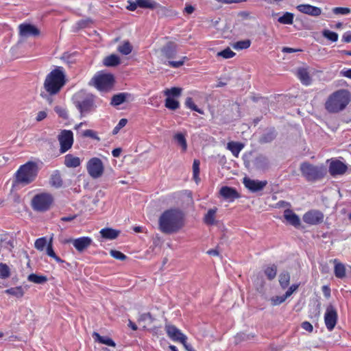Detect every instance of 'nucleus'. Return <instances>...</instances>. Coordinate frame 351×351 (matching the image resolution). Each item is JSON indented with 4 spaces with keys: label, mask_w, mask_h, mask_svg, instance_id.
I'll use <instances>...</instances> for the list:
<instances>
[{
    "label": "nucleus",
    "mask_w": 351,
    "mask_h": 351,
    "mask_svg": "<svg viewBox=\"0 0 351 351\" xmlns=\"http://www.w3.org/2000/svg\"><path fill=\"white\" fill-rule=\"evenodd\" d=\"M38 173V165L33 161H29L21 165L15 174V182L27 185L32 183Z\"/></svg>",
    "instance_id": "20e7f679"
},
{
    "label": "nucleus",
    "mask_w": 351,
    "mask_h": 351,
    "mask_svg": "<svg viewBox=\"0 0 351 351\" xmlns=\"http://www.w3.org/2000/svg\"><path fill=\"white\" fill-rule=\"evenodd\" d=\"M174 139L176 143L181 146L183 151H186L187 149V143L185 136L182 133H178L174 136Z\"/></svg>",
    "instance_id": "ea45409f"
},
{
    "label": "nucleus",
    "mask_w": 351,
    "mask_h": 351,
    "mask_svg": "<svg viewBox=\"0 0 351 351\" xmlns=\"http://www.w3.org/2000/svg\"><path fill=\"white\" fill-rule=\"evenodd\" d=\"M54 110L58 114V116L62 118L63 119H69L67 111L65 108L57 106L54 108Z\"/></svg>",
    "instance_id": "6e6d98bb"
},
{
    "label": "nucleus",
    "mask_w": 351,
    "mask_h": 351,
    "mask_svg": "<svg viewBox=\"0 0 351 351\" xmlns=\"http://www.w3.org/2000/svg\"><path fill=\"white\" fill-rule=\"evenodd\" d=\"M136 3L141 8L154 10L158 7V3L153 0H136Z\"/></svg>",
    "instance_id": "72a5a7b5"
},
{
    "label": "nucleus",
    "mask_w": 351,
    "mask_h": 351,
    "mask_svg": "<svg viewBox=\"0 0 351 351\" xmlns=\"http://www.w3.org/2000/svg\"><path fill=\"white\" fill-rule=\"evenodd\" d=\"M165 106L169 110H175L180 107V103L176 99L169 97L165 99Z\"/></svg>",
    "instance_id": "58836bf2"
},
{
    "label": "nucleus",
    "mask_w": 351,
    "mask_h": 351,
    "mask_svg": "<svg viewBox=\"0 0 351 351\" xmlns=\"http://www.w3.org/2000/svg\"><path fill=\"white\" fill-rule=\"evenodd\" d=\"M334 273L337 278L342 279L346 277V267L343 264L339 263L337 259H334Z\"/></svg>",
    "instance_id": "393cba45"
},
{
    "label": "nucleus",
    "mask_w": 351,
    "mask_h": 351,
    "mask_svg": "<svg viewBox=\"0 0 351 351\" xmlns=\"http://www.w3.org/2000/svg\"><path fill=\"white\" fill-rule=\"evenodd\" d=\"M75 101H74L75 107L79 110L81 117L95 110V96L84 91H80L75 95Z\"/></svg>",
    "instance_id": "423d86ee"
},
{
    "label": "nucleus",
    "mask_w": 351,
    "mask_h": 351,
    "mask_svg": "<svg viewBox=\"0 0 351 351\" xmlns=\"http://www.w3.org/2000/svg\"><path fill=\"white\" fill-rule=\"evenodd\" d=\"M93 23V20L90 18H87L86 19H82L77 22V25L80 28H85L89 24Z\"/></svg>",
    "instance_id": "e2e57ef3"
},
{
    "label": "nucleus",
    "mask_w": 351,
    "mask_h": 351,
    "mask_svg": "<svg viewBox=\"0 0 351 351\" xmlns=\"http://www.w3.org/2000/svg\"><path fill=\"white\" fill-rule=\"evenodd\" d=\"M133 47L128 40H125L117 47V51L123 55H129L132 51Z\"/></svg>",
    "instance_id": "f704fd0d"
},
{
    "label": "nucleus",
    "mask_w": 351,
    "mask_h": 351,
    "mask_svg": "<svg viewBox=\"0 0 351 351\" xmlns=\"http://www.w3.org/2000/svg\"><path fill=\"white\" fill-rule=\"evenodd\" d=\"M110 254L114 258L117 260L125 261L127 258V256L124 254L116 250H111Z\"/></svg>",
    "instance_id": "5fc2aeb1"
},
{
    "label": "nucleus",
    "mask_w": 351,
    "mask_h": 351,
    "mask_svg": "<svg viewBox=\"0 0 351 351\" xmlns=\"http://www.w3.org/2000/svg\"><path fill=\"white\" fill-rule=\"evenodd\" d=\"M243 147L244 145L239 142L230 141L227 144V149L236 157L239 156Z\"/></svg>",
    "instance_id": "bb28decb"
},
{
    "label": "nucleus",
    "mask_w": 351,
    "mask_h": 351,
    "mask_svg": "<svg viewBox=\"0 0 351 351\" xmlns=\"http://www.w3.org/2000/svg\"><path fill=\"white\" fill-rule=\"evenodd\" d=\"M64 163L67 167L75 168L80 165V159L69 154L65 156Z\"/></svg>",
    "instance_id": "a878e982"
},
{
    "label": "nucleus",
    "mask_w": 351,
    "mask_h": 351,
    "mask_svg": "<svg viewBox=\"0 0 351 351\" xmlns=\"http://www.w3.org/2000/svg\"><path fill=\"white\" fill-rule=\"evenodd\" d=\"M294 14L291 12H286L282 16L278 17V22L283 25H292L293 23Z\"/></svg>",
    "instance_id": "2f4dec72"
},
{
    "label": "nucleus",
    "mask_w": 351,
    "mask_h": 351,
    "mask_svg": "<svg viewBox=\"0 0 351 351\" xmlns=\"http://www.w3.org/2000/svg\"><path fill=\"white\" fill-rule=\"evenodd\" d=\"M93 337L95 338V341H97L102 344L112 347L116 346L115 342L108 337L101 336L98 332H93Z\"/></svg>",
    "instance_id": "cd10ccee"
},
{
    "label": "nucleus",
    "mask_w": 351,
    "mask_h": 351,
    "mask_svg": "<svg viewBox=\"0 0 351 351\" xmlns=\"http://www.w3.org/2000/svg\"><path fill=\"white\" fill-rule=\"evenodd\" d=\"M161 53L162 55L167 59L175 58L177 53L176 45L173 42L167 43L161 49Z\"/></svg>",
    "instance_id": "412c9836"
},
{
    "label": "nucleus",
    "mask_w": 351,
    "mask_h": 351,
    "mask_svg": "<svg viewBox=\"0 0 351 351\" xmlns=\"http://www.w3.org/2000/svg\"><path fill=\"white\" fill-rule=\"evenodd\" d=\"M55 94H50L49 93L45 92H41L40 96L45 99L49 104H51L53 101L52 96Z\"/></svg>",
    "instance_id": "0e129e2a"
},
{
    "label": "nucleus",
    "mask_w": 351,
    "mask_h": 351,
    "mask_svg": "<svg viewBox=\"0 0 351 351\" xmlns=\"http://www.w3.org/2000/svg\"><path fill=\"white\" fill-rule=\"evenodd\" d=\"M332 13L336 15H347L351 12L349 8L336 7L332 8Z\"/></svg>",
    "instance_id": "603ef678"
},
{
    "label": "nucleus",
    "mask_w": 351,
    "mask_h": 351,
    "mask_svg": "<svg viewBox=\"0 0 351 351\" xmlns=\"http://www.w3.org/2000/svg\"><path fill=\"white\" fill-rule=\"evenodd\" d=\"M298 285H295V284H293L291 287H289L288 290L284 294L285 295V298H288L289 297H290L293 294V293L298 289Z\"/></svg>",
    "instance_id": "774afa93"
},
{
    "label": "nucleus",
    "mask_w": 351,
    "mask_h": 351,
    "mask_svg": "<svg viewBox=\"0 0 351 351\" xmlns=\"http://www.w3.org/2000/svg\"><path fill=\"white\" fill-rule=\"evenodd\" d=\"M276 131L274 128H268L265 131V142L271 141L275 138Z\"/></svg>",
    "instance_id": "4d7b16f0"
},
{
    "label": "nucleus",
    "mask_w": 351,
    "mask_h": 351,
    "mask_svg": "<svg viewBox=\"0 0 351 351\" xmlns=\"http://www.w3.org/2000/svg\"><path fill=\"white\" fill-rule=\"evenodd\" d=\"M199 165L200 162L198 160H194L193 163V178L195 182L197 183L199 180Z\"/></svg>",
    "instance_id": "49530a36"
},
{
    "label": "nucleus",
    "mask_w": 351,
    "mask_h": 351,
    "mask_svg": "<svg viewBox=\"0 0 351 351\" xmlns=\"http://www.w3.org/2000/svg\"><path fill=\"white\" fill-rule=\"evenodd\" d=\"M298 77L301 81V82L307 86L309 85L311 82V79L309 75L308 71L306 69L301 68L298 70Z\"/></svg>",
    "instance_id": "c85d7f7f"
},
{
    "label": "nucleus",
    "mask_w": 351,
    "mask_h": 351,
    "mask_svg": "<svg viewBox=\"0 0 351 351\" xmlns=\"http://www.w3.org/2000/svg\"><path fill=\"white\" fill-rule=\"evenodd\" d=\"M251 41L249 39L237 41L232 44V47L236 50L246 49L250 47Z\"/></svg>",
    "instance_id": "4c0bfd02"
},
{
    "label": "nucleus",
    "mask_w": 351,
    "mask_h": 351,
    "mask_svg": "<svg viewBox=\"0 0 351 351\" xmlns=\"http://www.w3.org/2000/svg\"><path fill=\"white\" fill-rule=\"evenodd\" d=\"M181 93L182 88L178 87H173L164 91L165 95L167 96V97H178L181 95Z\"/></svg>",
    "instance_id": "a19ab883"
},
{
    "label": "nucleus",
    "mask_w": 351,
    "mask_h": 351,
    "mask_svg": "<svg viewBox=\"0 0 351 351\" xmlns=\"http://www.w3.org/2000/svg\"><path fill=\"white\" fill-rule=\"evenodd\" d=\"M184 225V213L179 209H169L164 211L159 217L160 230L167 234L178 232Z\"/></svg>",
    "instance_id": "f257e3e1"
},
{
    "label": "nucleus",
    "mask_w": 351,
    "mask_h": 351,
    "mask_svg": "<svg viewBox=\"0 0 351 351\" xmlns=\"http://www.w3.org/2000/svg\"><path fill=\"white\" fill-rule=\"evenodd\" d=\"M52 241H53V239L52 237L49 239V241L48 242V244L47 245V249H46V252H47V254L51 257V258H53L56 256V254L55 253L53 249V244H52Z\"/></svg>",
    "instance_id": "bf43d9fd"
},
{
    "label": "nucleus",
    "mask_w": 351,
    "mask_h": 351,
    "mask_svg": "<svg viewBox=\"0 0 351 351\" xmlns=\"http://www.w3.org/2000/svg\"><path fill=\"white\" fill-rule=\"evenodd\" d=\"M243 183L245 188H247L252 193H256L263 189V181L252 180L247 177H245L243 178Z\"/></svg>",
    "instance_id": "6ab92c4d"
},
{
    "label": "nucleus",
    "mask_w": 351,
    "mask_h": 351,
    "mask_svg": "<svg viewBox=\"0 0 351 351\" xmlns=\"http://www.w3.org/2000/svg\"><path fill=\"white\" fill-rule=\"evenodd\" d=\"M290 282V275L287 271H283L279 275V283L282 289L288 287Z\"/></svg>",
    "instance_id": "c9c22d12"
},
{
    "label": "nucleus",
    "mask_w": 351,
    "mask_h": 351,
    "mask_svg": "<svg viewBox=\"0 0 351 351\" xmlns=\"http://www.w3.org/2000/svg\"><path fill=\"white\" fill-rule=\"evenodd\" d=\"M185 105L187 108L194 110L201 114H204V111L199 108L193 102V99L191 97H187L185 101Z\"/></svg>",
    "instance_id": "c03bdc74"
},
{
    "label": "nucleus",
    "mask_w": 351,
    "mask_h": 351,
    "mask_svg": "<svg viewBox=\"0 0 351 351\" xmlns=\"http://www.w3.org/2000/svg\"><path fill=\"white\" fill-rule=\"evenodd\" d=\"M322 36L332 42L337 41L339 38L337 33L330 31L328 29H324L322 31Z\"/></svg>",
    "instance_id": "37998d69"
},
{
    "label": "nucleus",
    "mask_w": 351,
    "mask_h": 351,
    "mask_svg": "<svg viewBox=\"0 0 351 351\" xmlns=\"http://www.w3.org/2000/svg\"><path fill=\"white\" fill-rule=\"evenodd\" d=\"M27 280L35 284L43 285L47 282L48 279L46 276L32 273L27 276Z\"/></svg>",
    "instance_id": "c756f323"
},
{
    "label": "nucleus",
    "mask_w": 351,
    "mask_h": 351,
    "mask_svg": "<svg viewBox=\"0 0 351 351\" xmlns=\"http://www.w3.org/2000/svg\"><path fill=\"white\" fill-rule=\"evenodd\" d=\"M58 140L60 144V152L64 153L68 151L73 145V135L71 130H64L58 136Z\"/></svg>",
    "instance_id": "9d476101"
},
{
    "label": "nucleus",
    "mask_w": 351,
    "mask_h": 351,
    "mask_svg": "<svg viewBox=\"0 0 351 351\" xmlns=\"http://www.w3.org/2000/svg\"><path fill=\"white\" fill-rule=\"evenodd\" d=\"M5 293L9 295H14L16 298H21L24 295V291L22 287L21 286L8 289L5 290Z\"/></svg>",
    "instance_id": "e433bc0d"
},
{
    "label": "nucleus",
    "mask_w": 351,
    "mask_h": 351,
    "mask_svg": "<svg viewBox=\"0 0 351 351\" xmlns=\"http://www.w3.org/2000/svg\"><path fill=\"white\" fill-rule=\"evenodd\" d=\"M83 136L85 137H90L93 139L99 141L100 138L97 135L96 132L92 130H86L83 132Z\"/></svg>",
    "instance_id": "052dcab7"
},
{
    "label": "nucleus",
    "mask_w": 351,
    "mask_h": 351,
    "mask_svg": "<svg viewBox=\"0 0 351 351\" xmlns=\"http://www.w3.org/2000/svg\"><path fill=\"white\" fill-rule=\"evenodd\" d=\"M347 169V166L343 162L339 160H335L330 162L328 171L331 176H335L343 174Z\"/></svg>",
    "instance_id": "a211bd4d"
},
{
    "label": "nucleus",
    "mask_w": 351,
    "mask_h": 351,
    "mask_svg": "<svg viewBox=\"0 0 351 351\" xmlns=\"http://www.w3.org/2000/svg\"><path fill=\"white\" fill-rule=\"evenodd\" d=\"M324 215L318 210H311L303 215V221L309 225H317L323 222Z\"/></svg>",
    "instance_id": "f8f14e48"
},
{
    "label": "nucleus",
    "mask_w": 351,
    "mask_h": 351,
    "mask_svg": "<svg viewBox=\"0 0 351 351\" xmlns=\"http://www.w3.org/2000/svg\"><path fill=\"white\" fill-rule=\"evenodd\" d=\"M114 82L113 75L110 73L98 74L95 75L92 80L93 85L101 91H108L112 88Z\"/></svg>",
    "instance_id": "6e6552de"
},
{
    "label": "nucleus",
    "mask_w": 351,
    "mask_h": 351,
    "mask_svg": "<svg viewBox=\"0 0 351 351\" xmlns=\"http://www.w3.org/2000/svg\"><path fill=\"white\" fill-rule=\"evenodd\" d=\"M92 242L93 240L88 237H82L75 239H70L66 241V243H72L75 248L80 252L88 247Z\"/></svg>",
    "instance_id": "2eb2a0df"
},
{
    "label": "nucleus",
    "mask_w": 351,
    "mask_h": 351,
    "mask_svg": "<svg viewBox=\"0 0 351 351\" xmlns=\"http://www.w3.org/2000/svg\"><path fill=\"white\" fill-rule=\"evenodd\" d=\"M287 298H285V295H276L272 298H271L270 301L272 306H278L280 304L283 303L286 300Z\"/></svg>",
    "instance_id": "864d4df0"
},
{
    "label": "nucleus",
    "mask_w": 351,
    "mask_h": 351,
    "mask_svg": "<svg viewBox=\"0 0 351 351\" xmlns=\"http://www.w3.org/2000/svg\"><path fill=\"white\" fill-rule=\"evenodd\" d=\"M86 169L90 176L94 179H97L102 176L104 171V166L100 158L94 157L88 161Z\"/></svg>",
    "instance_id": "1a4fd4ad"
},
{
    "label": "nucleus",
    "mask_w": 351,
    "mask_h": 351,
    "mask_svg": "<svg viewBox=\"0 0 351 351\" xmlns=\"http://www.w3.org/2000/svg\"><path fill=\"white\" fill-rule=\"evenodd\" d=\"M277 273V266L275 265H272L271 266H269L267 267V269L265 270V274L267 276L269 280H273Z\"/></svg>",
    "instance_id": "a18cd8bd"
},
{
    "label": "nucleus",
    "mask_w": 351,
    "mask_h": 351,
    "mask_svg": "<svg viewBox=\"0 0 351 351\" xmlns=\"http://www.w3.org/2000/svg\"><path fill=\"white\" fill-rule=\"evenodd\" d=\"M217 209L210 208L208 210L204 218V221L207 225H213L215 223V215Z\"/></svg>",
    "instance_id": "473e14b6"
},
{
    "label": "nucleus",
    "mask_w": 351,
    "mask_h": 351,
    "mask_svg": "<svg viewBox=\"0 0 351 351\" xmlns=\"http://www.w3.org/2000/svg\"><path fill=\"white\" fill-rule=\"evenodd\" d=\"M165 330L168 337L174 341H179L181 343L182 341H184V339H187V337L174 325H165Z\"/></svg>",
    "instance_id": "4468645a"
},
{
    "label": "nucleus",
    "mask_w": 351,
    "mask_h": 351,
    "mask_svg": "<svg viewBox=\"0 0 351 351\" xmlns=\"http://www.w3.org/2000/svg\"><path fill=\"white\" fill-rule=\"evenodd\" d=\"M298 285H295V284H293L291 287H289L288 290L284 294L285 295V298H288L289 297H290L293 294V293L298 289Z\"/></svg>",
    "instance_id": "338daca9"
},
{
    "label": "nucleus",
    "mask_w": 351,
    "mask_h": 351,
    "mask_svg": "<svg viewBox=\"0 0 351 351\" xmlns=\"http://www.w3.org/2000/svg\"><path fill=\"white\" fill-rule=\"evenodd\" d=\"M300 170L302 176L308 182L322 180L327 173V169L324 165H314L308 162L301 163Z\"/></svg>",
    "instance_id": "39448f33"
},
{
    "label": "nucleus",
    "mask_w": 351,
    "mask_h": 351,
    "mask_svg": "<svg viewBox=\"0 0 351 351\" xmlns=\"http://www.w3.org/2000/svg\"><path fill=\"white\" fill-rule=\"evenodd\" d=\"M53 202V196L47 193L36 194L32 199L31 205L34 210L45 212L50 209Z\"/></svg>",
    "instance_id": "0eeeda50"
},
{
    "label": "nucleus",
    "mask_w": 351,
    "mask_h": 351,
    "mask_svg": "<svg viewBox=\"0 0 351 351\" xmlns=\"http://www.w3.org/2000/svg\"><path fill=\"white\" fill-rule=\"evenodd\" d=\"M127 123H128V119H120L118 124L114 128L112 132V134L115 135V134H118L119 130L121 128H123L124 126H125Z\"/></svg>",
    "instance_id": "13d9d810"
},
{
    "label": "nucleus",
    "mask_w": 351,
    "mask_h": 351,
    "mask_svg": "<svg viewBox=\"0 0 351 351\" xmlns=\"http://www.w3.org/2000/svg\"><path fill=\"white\" fill-rule=\"evenodd\" d=\"M48 244L46 237L37 239L35 241V248L39 251H43L45 246Z\"/></svg>",
    "instance_id": "de8ad7c7"
},
{
    "label": "nucleus",
    "mask_w": 351,
    "mask_h": 351,
    "mask_svg": "<svg viewBox=\"0 0 351 351\" xmlns=\"http://www.w3.org/2000/svg\"><path fill=\"white\" fill-rule=\"evenodd\" d=\"M185 59L186 57H183L182 60L179 61H169L168 65L173 68H178L184 64Z\"/></svg>",
    "instance_id": "680f3d73"
},
{
    "label": "nucleus",
    "mask_w": 351,
    "mask_h": 351,
    "mask_svg": "<svg viewBox=\"0 0 351 351\" xmlns=\"http://www.w3.org/2000/svg\"><path fill=\"white\" fill-rule=\"evenodd\" d=\"M103 64L108 67L117 66L121 64V59L117 55L111 54L104 59Z\"/></svg>",
    "instance_id": "4be33fe9"
},
{
    "label": "nucleus",
    "mask_w": 351,
    "mask_h": 351,
    "mask_svg": "<svg viewBox=\"0 0 351 351\" xmlns=\"http://www.w3.org/2000/svg\"><path fill=\"white\" fill-rule=\"evenodd\" d=\"M351 101V95L346 89L332 93L325 102V108L330 113H338L343 110Z\"/></svg>",
    "instance_id": "f03ea898"
},
{
    "label": "nucleus",
    "mask_w": 351,
    "mask_h": 351,
    "mask_svg": "<svg viewBox=\"0 0 351 351\" xmlns=\"http://www.w3.org/2000/svg\"><path fill=\"white\" fill-rule=\"evenodd\" d=\"M254 283L256 287V289L259 292H262L263 289V280L262 279H259L257 276L256 278H254Z\"/></svg>",
    "instance_id": "69168bd1"
},
{
    "label": "nucleus",
    "mask_w": 351,
    "mask_h": 351,
    "mask_svg": "<svg viewBox=\"0 0 351 351\" xmlns=\"http://www.w3.org/2000/svg\"><path fill=\"white\" fill-rule=\"evenodd\" d=\"M284 218L287 223L298 228L300 226V219L292 210L287 208L284 211Z\"/></svg>",
    "instance_id": "aec40b11"
},
{
    "label": "nucleus",
    "mask_w": 351,
    "mask_h": 351,
    "mask_svg": "<svg viewBox=\"0 0 351 351\" xmlns=\"http://www.w3.org/2000/svg\"><path fill=\"white\" fill-rule=\"evenodd\" d=\"M296 9L301 13L310 15L311 16H318L322 14L320 8L311 5L310 4H300L297 5Z\"/></svg>",
    "instance_id": "f3484780"
},
{
    "label": "nucleus",
    "mask_w": 351,
    "mask_h": 351,
    "mask_svg": "<svg viewBox=\"0 0 351 351\" xmlns=\"http://www.w3.org/2000/svg\"><path fill=\"white\" fill-rule=\"evenodd\" d=\"M130 95V94L128 93H120L114 95L111 99L110 104L113 106H119L123 104Z\"/></svg>",
    "instance_id": "5701e85b"
},
{
    "label": "nucleus",
    "mask_w": 351,
    "mask_h": 351,
    "mask_svg": "<svg viewBox=\"0 0 351 351\" xmlns=\"http://www.w3.org/2000/svg\"><path fill=\"white\" fill-rule=\"evenodd\" d=\"M66 83L65 75L60 68L51 71L44 82L45 91L50 94H58Z\"/></svg>",
    "instance_id": "7ed1b4c3"
},
{
    "label": "nucleus",
    "mask_w": 351,
    "mask_h": 351,
    "mask_svg": "<svg viewBox=\"0 0 351 351\" xmlns=\"http://www.w3.org/2000/svg\"><path fill=\"white\" fill-rule=\"evenodd\" d=\"M19 35L21 37H36L40 35V30L35 25L30 23H22L19 26Z\"/></svg>",
    "instance_id": "ddd939ff"
},
{
    "label": "nucleus",
    "mask_w": 351,
    "mask_h": 351,
    "mask_svg": "<svg viewBox=\"0 0 351 351\" xmlns=\"http://www.w3.org/2000/svg\"><path fill=\"white\" fill-rule=\"evenodd\" d=\"M119 233L120 232L119 230L110 228H103L100 230L101 237L104 239L110 240L115 239L119 236Z\"/></svg>",
    "instance_id": "b1692460"
},
{
    "label": "nucleus",
    "mask_w": 351,
    "mask_h": 351,
    "mask_svg": "<svg viewBox=\"0 0 351 351\" xmlns=\"http://www.w3.org/2000/svg\"><path fill=\"white\" fill-rule=\"evenodd\" d=\"M337 318V312L335 307L332 305L328 306L324 315V322L328 330L332 331L334 329Z\"/></svg>",
    "instance_id": "9b49d317"
},
{
    "label": "nucleus",
    "mask_w": 351,
    "mask_h": 351,
    "mask_svg": "<svg viewBox=\"0 0 351 351\" xmlns=\"http://www.w3.org/2000/svg\"><path fill=\"white\" fill-rule=\"evenodd\" d=\"M62 180L60 173V171H55L50 178V184L55 188H60L62 186Z\"/></svg>",
    "instance_id": "7c9ffc66"
},
{
    "label": "nucleus",
    "mask_w": 351,
    "mask_h": 351,
    "mask_svg": "<svg viewBox=\"0 0 351 351\" xmlns=\"http://www.w3.org/2000/svg\"><path fill=\"white\" fill-rule=\"evenodd\" d=\"M219 194L228 202H233L240 197L239 193L234 188L228 186H222L219 191Z\"/></svg>",
    "instance_id": "dca6fc26"
},
{
    "label": "nucleus",
    "mask_w": 351,
    "mask_h": 351,
    "mask_svg": "<svg viewBox=\"0 0 351 351\" xmlns=\"http://www.w3.org/2000/svg\"><path fill=\"white\" fill-rule=\"evenodd\" d=\"M156 9L157 10V14L161 16H169L172 13L171 10L160 5L159 3H158V7Z\"/></svg>",
    "instance_id": "3c124183"
},
{
    "label": "nucleus",
    "mask_w": 351,
    "mask_h": 351,
    "mask_svg": "<svg viewBox=\"0 0 351 351\" xmlns=\"http://www.w3.org/2000/svg\"><path fill=\"white\" fill-rule=\"evenodd\" d=\"M253 337H254L253 335L251 336L250 335H248V334H246L244 332H240V333H238L234 337V341H235V343L238 344L243 341L250 340L251 338H253Z\"/></svg>",
    "instance_id": "09e8293b"
},
{
    "label": "nucleus",
    "mask_w": 351,
    "mask_h": 351,
    "mask_svg": "<svg viewBox=\"0 0 351 351\" xmlns=\"http://www.w3.org/2000/svg\"><path fill=\"white\" fill-rule=\"evenodd\" d=\"M217 56L222 57L225 59H228L234 57L235 56V53L233 52L229 47H227L225 49L218 52Z\"/></svg>",
    "instance_id": "8fccbe9b"
},
{
    "label": "nucleus",
    "mask_w": 351,
    "mask_h": 351,
    "mask_svg": "<svg viewBox=\"0 0 351 351\" xmlns=\"http://www.w3.org/2000/svg\"><path fill=\"white\" fill-rule=\"evenodd\" d=\"M10 276V269L5 264L0 263V278L6 279Z\"/></svg>",
    "instance_id": "79ce46f5"
}]
</instances>
